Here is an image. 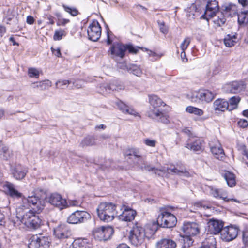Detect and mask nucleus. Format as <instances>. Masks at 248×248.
<instances>
[{
  "mask_svg": "<svg viewBox=\"0 0 248 248\" xmlns=\"http://www.w3.org/2000/svg\"><path fill=\"white\" fill-rule=\"evenodd\" d=\"M246 85L243 81H233L225 84L223 89L228 93H237L244 90Z\"/></svg>",
  "mask_w": 248,
  "mask_h": 248,
  "instance_id": "11",
  "label": "nucleus"
},
{
  "mask_svg": "<svg viewBox=\"0 0 248 248\" xmlns=\"http://www.w3.org/2000/svg\"><path fill=\"white\" fill-rule=\"evenodd\" d=\"M66 35L65 31L62 29H58L55 30L53 35V39L55 41L61 40L63 36Z\"/></svg>",
  "mask_w": 248,
  "mask_h": 248,
  "instance_id": "46",
  "label": "nucleus"
},
{
  "mask_svg": "<svg viewBox=\"0 0 248 248\" xmlns=\"http://www.w3.org/2000/svg\"><path fill=\"white\" fill-rule=\"evenodd\" d=\"M90 216V214L86 211L77 210L69 216L67 221L70 224L81 223L87 220Z\"/></svg>",
  "mask_w": 248,
  "mask_h": 248,
  "instance_id": "10",
  "label": "nucleus"
},
{
  "mask_svg": "<svg viewBox=\"0 0 248 248\" xmlns=\"http://www.w3.org/2000/svg\"><path fill=\"white\" fill-rule=\"evenodd\" d=\"M170 208H162L160 209L157 218L158 225L164 228H172L177 223L176 217L170 212Z\"/></svg>",
  "mask_w": 248,
  "mask_h": 248,
  "instance_id": "3",
  "label": "nucleus"
},
{
  "mask_svg": "<svg viewBox=\"0 0 248 248\" xmlns=\"http://www.w3.org/2000/svg\"><path fill=\"white\" fill-rule=\"evenodd\" d=\"M216 241L213 236L206 238L202 243L201 248H216Z\"/></svg>",
  "mask_w": 248,
  "mask_h": 248,
  "instance_id": "34",
  "label": "nucleus"
},
{
  "mask_svg": "<svg viewBox=\"0 0 248 248\" xmlns=\"http://www.w3.org/2000/svg\"><path fill=\"white\" fill-rule=\"evenodd\" d=\"M47 20L49 21L48 24L53 25L54 24V17L51 16L49 15L47 17Z\"/></svg>",
  "mask_w": 248,
  "mask_h": 248,
  "instance_id": "62",
  "label": "nucleus"
},
{
  "mask_svg": "<svg viewBox=\"0 0 248 248\" xmlns=\"http://www.w3.org/2000/svg\"><path fill=\"white\" fill-rule=\"evenodd\" d=\"M34 21L33 17L31 16H28L27 17V22L29 24H32Z\"/></svg>",
  "mask_w": 248,
  "mask_h": 248,
  "instance_id": "61",
  "label": "nucleus"
},
{
  "mask_svg": "<svg viewBox=\"0 0 248 248\" xmlns=\"http://www.w3.org/2000/svg\"><path fill=\"white\" fill-rule=\"evenodd\" d=\"M123 86H120V87H114L113 86V85H107V86H104L103 88L106 90V91H108V90H118V89H122Z\"/></svg>",
  "mask_w": 248,
  "mask_h": 248,
  "instance_id": "56",
  "label": "nucleus"
},
{
  "mask_svg": "<svg viewBox=\"0 0 248 248\" xmlns=\"http://www.w3.org/2000/svg\"><path fill=\"white\" fill-rule=\"evenodd\" d=\"M139 49V47H136L132 45H128L126 46V50H127L130 53L133 54H136Z\"/></svg>",
  "mask_w": 248,
  "mask_h": 248,
  "instance_id": "52",
  "label": "nucleus"
},
{
  "mask_svg": "<svg viewBox=\"0 0 248 248\" xmlns=\"http://www.w3.org/2000/svg\"><path fill=\"white\" fill-rule=\"evenodd\" d=\"M149 102L150 105V109L147 112V115L150 118H155L160 114L161 106L165 104L157 95H149Z\"/></svg>",
  "mask_w": 248,
  "mask_h": 248,
  "instance_id": "4",
  "label": "nucleus"
},
{
  "mask_svg": "<svg viewBox=\"0 0 248 248\" xmlns=\"http://www.w3.org/2000/svg\"><path fill=\"white\" fill-rule=\"evenodd\" d=\"M69 21V19L63 18L62 17L61 18H59V20H57V26H64L68 23Z\"/></svg>",
  "mask_w": 248,
  "mask_h": 248,
  "instance_id": "53",
  "label": "nucleus"
},
{
  "mask_svg": "<svg viewBox=\"0 0 248 248\" xmlns=\"http://www.w3.org/2000/svg\"><path fill=\"white\" fill-rule=\"evenodd\" d=\"M72 244L74 248H91L89 240L87 238H77Z\"/></svg>",
  "mask_w": 248,
  "mask_h": 248,
  "instance_id": "29",
  "label": "nucleus"
},
{
  "mask_svg": "<svg viewBox=\"0 0 248 248\" xmlns=\"http://www.w3.org/2000/svg\"><path fill=\"white\" fill-rule=\"evenodd\" d=\"M125 155L127 156H134L135 158H138L139 161L142 160L139 150L135 148L131 149L126 152Z\"/></svg>",
  "mask_w": 248,
  "mask_h": 248,
  "instance_id": "41",
  "label": "nucleus"
},
{
  "mask_svg": "<svg viewBox=\"0 0 248 248\" xmlns=\"http://www.w3.org/2000/svg\"><path fill=\"white\" fill-rule=\"evenodd\" d=\"M122 209V213L118 216L120 220L130 222L134 219L136 214L135 210L125 205L123 206Z\"/></svg>",
  "mask_w": 248,
  "mask_h": 248,
  "instance_id": "19",
  "label": "nucleus"
},
{
  "mask_svg": "<svg viewBox=\"0 0 248 248\" xmlns=\"http://www.w3.org/2000/svg\"><path fill=\"white\" fill-rule=\"evenodd\" d=\"M216 93L208 90H202V102L209 103L212 101L216 96Z\"/></svg>",
  "mask_w": 248,
  "mask_h": 248,
  "instance_id": "31",
  "label": "nucleus"
},
{
  "mask_svg": "<svg viewBox=\"0 0 248 248\" xmlns=\"http://www.w3.org/2000/svg\"><path fill=\"white\" fill-rule=\"evenodd\" d=\"M168 171L169 172H171L172 173L181 176L189 177L190 174L188 172L186 171L185 170H178L177 168H173L172 169H168Z\"/></svg>",
  "mask_w": 248,
  "mask_h": 248,
  "instance_id": "39",
  "label": "nucleus"
},
{
  "mask_svg": "<svg viewBox=\"0 0 248 248\" xmlns=\"http://www.w3.org/2000/svg\"><path fill=\"white\" fill-rule=\"evenodd\" d=\"M49 239L42 234L34 235L30 239L29 248H47L49 246Z\"/></svg>",
  "mask_w": 248,
  "mask_h": 248,
  "instance_id": "8",
  "label": "nucleus"
},
{
  "mask_svg": "<svg viewBox=\"0 0 248 248\" xmlns=\"http://www.w3.org/2000/svg\"><path fill=\"white\" fill-rule=\"evenodd\" d=\"M182 230L186 235L188 236L196 235L199 232V225L195 222L184 223Z\"/></svg>",
  "mask_w": 248,
  "mask_h": 248,
  "instance_id": "18",
  "label": "nucleus"
},
{
  "mask_svg": "<svg viewBox=\"0 0 248 248\" xmlns=\"http://www.w3.org/2000/svg\"><path fill=\"white\" fill-rule=\"evenodd\" d=\"M218 2L216 0H208L206 6L204 14L201 16V18L209 20V17H213L218 12Z\"/></svg>",
  "mask_w": 248,
  "mask_h": 248,
  "instance_id": "12",
  "label": "nucleus"
},
{
  "mask_svg": "<svg viewBox=\"0 0 248 248\" xmlns=\"http://www.w3.org/2000/svg\"><path fill=\"white\" fill-rule=\"evenodd\" d=\"M240 101L239 97L233 96L231 97L229 100V111L236 108L238 104Z\"/></svg>",
  "mask_w": 248,
  "mask_h": 248,
  "instance_id": "42",
  "label": "nucleus"
},
{
  "mask_svg": "<svg viewBox=\"0 0 248 248\" xmlns=\"http://www.w3.org/2000/svg\"><path fill=\"white\" fill-rule=\"evenodd\" d=\"M0 152H1V155L4 159L7 160L10 157V151L6 146H3Z\"/></svg>",
  "mask_w": 248,
  "mask_h": 248,
  "instance_id": "48",
  "label": "nucleus"
},
{
  "mask_svg": "<svg viewBox=\"0 0 248 248\" xmlns=\"http://www.w3.org/2000/svg\"><path fill=\"white\" fill-rule=\"evenodd\" d=\"M210 151L217 159H221L225 155L223 149L218 140H216L215 143H210Z\"/></svg>",
  "mask_w": 248,
  "mask_h": 248,
  "instance_id": "20",
  "label": "nucleus"
},
{
  "mask_svg": "<svg viewBox=\"0 0 248 248\" xmlns=\"http://www.w3.org/2000/svg\"><path fill=\"white\" fill-rule=\"evenodd\" d=\"M159 28L160 31L164 34L168 32V28L165 25L164 23H159Z\"/></svg>",
  "mask_w": 248,
  "mask_h": 248,
  "instance_id": "57",
  "label": "nucleus"
},
{
  "mask_svg": "<svg viewBox=\"0 0 248 248\" xmlns=\"http://www.w3.org/2000/svg\"><path fill=\"white\" fill-rule=\"evenodd\" d=\"M31 87L34 89L41 90H47L52 86V82L49 80H45L39 82H34L31 84Z\"/></svg>",
  "mask_w": 248,
  "mask_h": 248,
  "instance_id": "26",
  "label": "nucleus"
},
{
  "mask_svg": "<svg viewBox=\"0 0 248 248\" xmlns=\"http://www.w3.org/2000/svg\"><path fill=\"white\" fill-rule=\"evenodd\" d=\"M44 202L36 196L22 199V204L16 208V218L21 223L29 228L36 229L41 224V219L36 214L44 208Z\"/></svg>",
  "mask_w": 248,
  "mask_h": 248,
  "instance_id": "1",
  "label": "nucleus"
},
{
  "mask_svg": "<svg viewBox=\"0 0 248 248\" xmlns=\"http://www.w3.org/2000/svg\"><path fill=\"white\" fill-rule=\"evenodd\" d=\"M54 234L59 239H64L69 237L71 234V231L67 225L65 224H61L54 229Z\"/></svg>",
  "mask_w": 248,
  "mask_h": 248,
  "instance_id": "16",
  "label": "nucleus"
},
{
  "mask_svg": "<svg viewBox=\"0 0 248 248\" xmlns=\"http://www.w3.org/2000/svg\"><path fill=\"white\" fill-rule=\"evenodd\" d=\"M126 46L121 44H113L110 47V52L113 58H122L125 55Z\"/></svg>",
  "mask_w": 248,
  "mask_h": 248,
  "instance_id": "22",
  "label": "nucleus"
},
{
  "mask_svg": "<svg viewBox=\"0 0 248 248\" xmlns=\"http://www.w3.org/2000/svg\"><path fill=\"white\" fill-rule=\"evenodd\" d=\"M239 3L241 4L243 7L246 6L248 4V0H238Z\"/></svg>",
  "mask_w": 248,
  "mask_h": 248,
  "instance_id": "63",
  "label": "nucleus"
},
{
  "mask_svg": "<svg viewBox=\"0 0 248 248\" xmlns=\"http://www.w3.org/2000/svg\"><path fill=\"white\" fill-rule=\"evenodd\" d=\"M224 177L229 186L233 187L235 185V177L234 174L229 171H226L224 174Z\"/></svg>",
  "mask_w": 248,
  "mask_h": 248,
  "instance_id": "35",
  "label": "nucleus"
},
{
  "mask_svg": "<svg viewBox=\"0 0 248 248\" xmlns=\"http://www.w3.org/2000/svg\"><path fill=\"white\" fill-rule=\"evenodd\" d=\"M238 125H239V126L242 128H246L248 125V122L245 119H240L238 122Z\"/></svg>",
  "mask_w": 248,
  "mask_h": 248,
  "instance_id": "55",
  "label": "nucleus"
},
{
  "mask_svg": "<svg viewBox=\"0 0 248 248\" xmlns=\"http://www.w3.org/2000/svg\"><path fill=\"white\" fill-rule=\"evenodd\" d=\"M190 99L192 102H202V90L194 91L191 93Z\"/></svg>",
  "mask_w": 248,
  "mask_h": 248,
  "instance_id": "38",
  "label": "nucleus"
},
{
  "mask_svg": "<svg viewBox=\"0 0 248 248\" xmlns=\"http://www.w3.org/2000/svg\"><path fill=\"white\" fill-rule=\"evenodd\" d=\"M5 192L12 198H20L22 193L18 192L15 186L10 182H6L3 186Z\"/></svg>",
  "mask_w": 248,
  "mask_h": 248,
  "instance_id": "23",
  "label": "nucleus"
},
{
  "mask_svg": "<svg viewBox=\"0 0 248 248\" xmlns=\"http://www.w3.org/2000/svg\"><path fill=\"white\" fill-rule=\"evenodd\" d=\"M116 248H130V247L125 244H120Z\"/></svg>",
  "mask_w": 248,
  "mask_h": 248,
  "instance_id": "64",
  "label": "nucleus"
},
{
  "mask_svg": "<svg viewBox=\"0 0 248 248\" xmlns=\"http://www.w3.org/2000/svg\"><path fill=\"white\" fill-rule=\"evenodd\" d=\"M223 222L222 221L211 219L208 222V232L210 234H217L221 233L223 229Z\"/></svg>",
  "mask_w": 248,
  "mask_h": 248,
  "instance_id": "17",
  "label": "nucleus"
},
{
  "mask_svg": "<svg viewBox=\"0 0 248 248\" xmlns=\"http://www.w3.org/2000/svg\"><path fill=\"white\" fill-rule=\"evenodd\" d=\"M122 68L124 69H126L130 73H132L133 75L140 77L142 74V70L140 67L136 64H130L129 65L123 64V66L121 67Z\"/></svg>",
  "mask_w": 248,
  "mask_h": 248,
  "instance_id": "27",
  "label": "nucleus"
},
{
  "mask_svg": "<svg viewBox=\"0 0 248 248\" xmlns=\"http://www.w3.org/2000/svg\"><path fill=\"white\" fill-rule=\"evenodd\" d=\"M184 241L185 247H189L192 245L193 243L192 239L190 237V236H188L186 235V237L185 238Z\"/></svg>",
  "mask_w": 248,
  "mask_h": 248,
  "instance_id": "54",
  "label": "nucleus"
},
{
  "mask_svg": "<svg viewBox=\"0 0 248 248\" xmlns=\"http://www.w3.org/2000/svg\"><path fill=\"white\" fill-rule=\"evenodd\" d=\"M191 39L189 37L186 38L180 45V48L182 51H185L190 44Z\"/></svg>",
  "mask_w": 248,
  "mask_h": 248,
  "instance_id": "50",
  "label": "nucleus"
},
{
  "mask_svg": "<svg viewBox=\"0 0 248 248\" xmlns=\"http://www.w3.org/2000/svg\"><path fill=\"white\" fill-rule=\"evenodd\" d=\"M238 22L239 24H246L248 23V11L242 12L238 14Z\"/></svg>",
  "mask_w": 248,
  "mask_h": 248,
  "instance_id": "40",
  "label": "nucleus"
},
{
  "mask_svg": "<svg viewBox=\"0 0 248 248\" xmlns=\"http://www.w3.org/2000/svg\"><path fill=\"white\" fill-rule=\"evenodd\" d=\"M46 200L52 205L58 207L60 209H62L67 206L66 200L57 193H53L48 195L46 198Z\"/></svg>",
  "mask_w": 248,
  "mask_h": 248,
  "instance_id": "9",
  "label": "nucleus"
},
{
  "mask_svg": "<svg viewBox=\"0 0 248 248\" xmlns=\"http://www.w3.org/2000/svg\"><path fill=\"white\" fill-rule=\"evenodd\" d=\"M237 38L236 34H228L224 39V43L227 47L234 46L237 43Z\"/></svg>",
  "mask_w": 248,
  "mask_h": 248,
  "instance_id": "32",
  "label": "nucleus"
},
{
  "mask_svg": "<svg viewBox=\"0 0 248 248\" xmlns=\"http://www.w3.org/2000/svg\"><path fill=\"white\" fill-rule=\"evenodd\" d=\"M222 12L225 16L233 17L237 13V8L235 4H229L224 7Z\"/></svg>",
  "mask_w": 248,
  "mask_h": 248,
  "instance_id": "28",
  "label": "nucleus"
},
{
  "mask_svg": "<svg viewBox=\"0 0 248 248\" xmlns=\"http://www.w3.org/2000/svg\"><path fill=\"white\" fill-rule=\"evenodd\" d=\"M213 107L215 110L224 111L225 110H228L229 103L224 99H218L214 101Z\"/></svg>",
  "mask_w": 248,
  "mask_h": 248,
  "instance_id": "30",
  "label": "nucleus"
},
{
  "mask_svg": "<svg viewBox=\"0 0 248 248\" xmlns=\"http://www.w3.org/2000/svg\"><path fill=\"white\" fill-rule=\"evenodd\" d=\"M153 119H155L164 124H167L169 122V116L162 112V110H160V114L155 118H151Z\"/></svg>",
  "mask_w": 248,
  "mask_h": 248,
  "instance_id": "45",
  "label": "nucleus"
},
{
  "mask_svg": "<svg viewBox=\"0 0 248 248\" xmlns=\"http://www.w3.org/2000/svg\"><path fill=\"white\" fill-rule=\"evenodd\" d=\"M41 72V70L37 68L30 67L28 68V75L30 78H38L39 77Z\"/></svg>",
  "mask_w": 248,
  "mask_h": 248,
  "instance_id": "43",
  "label": "nucleus"
},
{
  "mask_svg": "<svg viewBox=\"0 0 248 248\" xmlns=\"http://www.w3.org/2000/svg\"><path fill=\"white\" fill-rule=\"evenodd\" d=\"M216 14L217 15V16L215 15V16H214L213 17H211V18H213V22L216 25H217V26H221L225 23V16L222 12H218ZM209 18H210V17H209Z\"/></svg>",
  "mask_w": 248,
  "mask_h": 248,
  "instance_id": "33",
  "label": "nucleus"
},
{
  "mask_svg": "<svg viewBox=\"0 0 248 248\" xmlns=\"http://www.w3.org/2000/svg\"><path fill=\"white\" fill-rule=\"evenodd\" d=\"M62 6L66 12L73 16H77L79 13L78 10L74 7L68 6L65 4H62Z\"/></svg>",
  "mask_w": 248,
  "mask_h": 248,
  "instance_id": "44",
  "label": "nucleus"
},
{
  "mask_svg": "<svg viewBox=\"0 0 248 248\" xmlns=\"http://www.w3.org/2000/svg\"><path fill=\"white\" fill-rule=\"evenodd\" d=\"M180 56L183 62H186L187 61V59L186 57V53L185 51H181Z\"/></svg>",
  "mask_w": 248,
  "mask_h": 248,
  "instance_id": "60",
  "label": "nucleus"
},
{
  "mask_svg": "<svg viewBox=\"0 0 248 248\" xmlns=\"http://www.w3.org/2000/svg\"><path fill=\"white\" fill-rule=\"evenodd\" d=\"M208 208H209V206L203 205L201 202H198L193 203L190 208L189 211L191 212L196 213L197 212H199V210L202 211L203 209Z\"/></svg>",
  "mask_w": 248,
  "mask_h": 248,
  "instance_id": "37",
  "label": "nucleus"
},
{
  "mask_svg": "<svg viewBox=\"0 0 248 248\" xmlns=\"http://www.w3.org/2000/svg\"><path fill=\"white\" fill-rule=\"evenodd\" d=\"M113 233V230L110 226H101L94 228L93 234L95 239L99 241H106L109 239Z\"/></svg>",
  "mask_w": 248,
  "mask_h": 248,
  "instance_id": "6",
  "label": "nucleus"
},
{
  "mask_svg": "<svg viewBox=\"0 0 248 248\" xmlns=\"http://www.w3.org/2000/svg\"><path fill=\"white\" fill-rule=\"evenodd\" d=\"M11 171L15 178L17 180H21L25 177L27 170L21 165H17L12 168Z\"/></svg>",
  "mask_w": 248,
  "mask_h": 248,
  "instance_id": "24",
  "label": "nucleus"
},
{
  "mask_svg": "<svg viewBox=\"0 0 248 248\" xmlns=\"http://www.w3.org/2000/svg\"><path fill=\"white\" fill-rule=\"evenodd\" d=\"M144 143L149 147H155L156 145L157 141L155 140L150 139H145L143 140Z\"/></svg>",
  "mask_w": 248,
  "mask_h": 248,
  "instance_id": "51",
  "label": "nucleus"
},
{
  "mask_svg": "<svg viewBox=\"0 0 248 248\" xmlns=\"http://www.w3.org/2000/svg\"><path fill=\"white\" fill-rule=\"evenodd\" d=\"M51 50L52 53L57 57H61V53L60 51V49L59 48H57V49H54L53 47H51Z\"/></svg>",
  "mask_w": 248,
  "mask_h": 248,
  "instance_id": "58",
  "label": "nucleus"
},
{
  "mask_svg": "<svg viewBox=\"0 0 248 248\" xmlns=\"http://www.w3.org/2000/svg\"><path fill=\"white\" fill-rule=\"evenodd\" d=\"M176 244L170 239H162L156 244V248H176Z\"/></svg>",
  "mask_w": 248,
  "mask_h": 248,
  "instance_id": "25",
  "label": "nucleus"
},
{
  "mask_svg": "<svg viewBox=\"0 0 248 248\" xmlns=\"http://www.w3.org/2000/svg\"><path fill=\"white\" fill-rule=\"evenodd\" d=\"M238 232V229L233 226H228L224 228L220 233L221 238L227 242L232 241L235 239Z\"/></svg>",
  "mask_w": 248,
  "mask_h": 248,
  "instance_id": "14",
  "label": "nucleus"
},
{
  "mask_svg": "<svg viewBox=\"0 0 248 248\" xmlns=\"http://www.w3.org/2000/svg\"><path fill=\"white\" fill-rule=\"evenodd\" d=\"M186 111L189 114H194L198 116H202L204 114L203 110L192 106H187L186 108Z\"/></svg>",
  "mask_w": 248,
  "mask_h": 248,
  "instance_id": "36",
  "label": "nucleus"
},
{
  "mask_svg": "<svg viewBox=\"0 0 248 248\" xmlns=\"http://www.w3.org/2000/svg\"><path fill=\"white\" fill-rule=\"evenodd\" d=\"M116 105L121 112L125 114H129L134 117H140V114L137 112L133 108L127 106L121 101L116 103Z\"/></svg>",
  "mask_w": 248,
  "mask_h": 248,
  "instance_id": "21",
  "label": "nucleus"
},
{
  "mask_svg": "<svg viewBox=\"0 0 248 248\" xmlns=\"http://www.w3.org/2000/svg\"><path fill=\"white\" fill-rule=\"evenodd\" d=\"M95 139L93 137H88L85 138L81 142L82 146H91L95 144Z\"/></svg>",
  "mask_w": 248,
  "mask_h": 248,
  "instance_id": "47",
  "label": "nucleus"
},
{
  "mask_svg": "<svg viewBox=\"0 0 248 248\" xmlns=\"http://www.w3.org/2000/svg\"><path fill=\"white\" fill-rule=\"evenodd\" d=\"M148 54H149V56L155 58H154L155 60L158 59V58H160V57H161V56H160L158 54H156V53H155L154 52H152L151 51H149Z\"/></svg>",
  "mask_w": 248,
  "mask_h": 248,
  "instance_id": "59",
  "label": "nucleus"
},
{
  "mask_svg": "<svg viewBox=\"0 0 248 248\" xmlns=\"http://www.w3.org/2000/svg\"><path fill=\"white\" fill-rule=\"evenodd\" d=\"M116 205L112 202L101 203L97 209V215L100 220L109 222L112 221L115 216H117Z\"/></svg>",
  "mask_w": 248,
  "mask_h": 248,
  "instance_id": "2",
  "label": "nucleus"
},
{
  "mask_svg": "<svg viewBox=\"0 0 248 248\" xmlns=\"http://www.w3.org/2000/svg\"><path fill=\"white\" fill-rule=\"evenodd\" d=\"M145 236L143 228L139 224H136L130 232L129 239L133 245L138 246L143 243Z\"/></svg>",
  "mask_w": 248,
  "mask_h": 248,
  "instance_id": "5",
  "label": "nucleus"
},
{
  "mask_svg": "<svg viewBox=\"0 0 248 248\" xmlns=\"http://www.w3.org/2000/svg\"><path fill=\"white\" fill-rule=\"evenodd\" d=\"M71 83V81L68 80H59L56 82V88L63 89L64 86H67Z\"/></svg>",
  "mask_w": 248,
  "mask_h": 248,
  "instance_id": "49",
  "label": "nucleus"
},
{
  "mask_svg": "<svg viewBox=\"0 0 248 248\" xmlns=\"http://www.w3.org/2000/svg\"><path fill=\"white\" fill-rule=\"evenodd\" d=\"M89 39L93 41H97L101 34V28L97 21H93L87 30Z\"/></svg>",
  "mask_w": 248,
  "mask_h": 248,
  "instance_id": "13",
  "label": "nucleus"
},
{
  "mask_svg": "<svg viewBox=\"0 0 248 248\" xmlns=\"http://www.w3.org/2000/svg\"><path fill=\"white\" fill-rule=\"evenodd\" d=\"M210 193L215 198L218 199H222L224 202H228L229 201H232L237 203H240V201L233 198H228L227 191L223 188H216L213 187H210Z\"/></svg>",
  "mask_w": 248,
  "mask_h": 248,
  "instance_id": "15",
  "label": "nucleus"
},
{
  "mask_svg": "<svg viewBox=\"0 0 248 248\" xmlns=\"http://www.w3.org/2000/svg\"><path fill=\"white\" fill-rule=\"evenodd\" d=\"M204 140L197 137H190L185 145V147L194 152L200 153L204 150Z\"/></svg>",
  "mask_w": 248,
  "mask_h": 248,
  "instance_id": "7",
  "label": "nucleus"
}]
</instances>
